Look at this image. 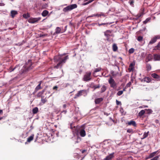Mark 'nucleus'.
Masks as SVG:
<instances>
[{
	"instance_id": "e433bc0d",
	"label": "nucleus",
	"mask_w": 160,
	"mask_h": 160,
	"mask_svg": "<svg viewBox=\"0 0 160 160\" xmlns=\"http://www.w3.org/2000/svg\"><path fill=\"white\" fill-rule=\"evenodd\" d=\"M134 51V49L133 48H131L128 51V52L130 54H132L133 53Z\"/></svg>"
},
{
	"instance_id": "9b49d317",
	"label": "nucleus",
	"mask_w": 160,
	"mask_h": 160,
	"mask_svg": "<svg viewBox=\"0 0 160 160\" xmlns=\"http://www.w3.org/2000/svg\"><path fill=\"white\" fill-rule=\"evenodd\" d=\"M114 153L113 152L111 153L108 155L104 159V160H110L111 159L114 157Z\"/></svg>"
},
{
	"instance_id": "338daca9",
	"label": "nucleus",
	"mask_w": 160,
	"mask_h": 160,
	"mask_svg": "<svg viewBox=\"0 0 160 160\" xmlns=\"http://www.w3.org/2000/svg\"><path fill=\"white\" fill-rule=\"evenodd\" d=\"M70 127H71V128L72 129V125L71 124L70 125Z\"/></svg>"
},
{
	"instance_id": "3c124183",
	"label": "nucleus",
	"mask_w": 160,
	"mask_h": 160,
	"mask_svg": "<svg viewBox=\"0 0 160 160\" xmlns=\"http://www.w3.org/2000/svg\"><path fill=\"white\" fill-rule=\"evenodd\" d=\"M16 68V66H15V67H14L13 68H10V69L11 70L10 71V72H11L12 71H13Z\"/></svg>"
},
{
	"instance_id": "cd10ccee",
	"label": "nucleus",
	"mask_w": 160,
	"mask_h": 160,
	"mask_svg": "<svg viewBox=\"0 0 160 160\" xmlns=\"http://www.w3.org/2000/svg\"><path fill=\"white\" fill-rule=\"evenodd\" d=\"M38 108L37 107H35L32 109V113L34 114H36L38 112Z\"/></svg>"
},
{
	"instance_id": "393cba45",
	"label": "nucleus",
	"mask_w": 160,
	"mask_h": 160,
	"mask_svg": "<svg viewBox=\"0 0 160 160\" xmlns=\"http://www.w3.org/2000/svg\"><path fill=\"white\" fill-rule=\"evenodd\" d=\"M112 48V50L114 52L116 51L118 49V47L117 45V44L115 43H114L113 44Z\"/></svg>"
},
{
	"instance_id": "a19ab883",
	"label": "nucleus",
	"mask_w": 160,
	"mask_h": 160,
	"mask_svg": "<svg viewBox=\"0 0 160 160\" xmlns=\"http://www.w3.org/2000/svg\"><path fill=\"white\" fill-rule=\"evenodd\" d=\"M46 98H45L41 99V102L43 103H45L47 102V100L46 99Z\"/></svg>"
},
{
	"instance_id": "864d4df0",
	"label": "nucleus",
	"mask_w": 160,
	"mask_h": 160,
	"mask_svg": "<svg viewBox=\"0 0 160 160\" xmlns=\"http://www.w3.org/2000/svg\"><path fill=\"white\" fill-rule=\"evenodd\" d=\"M106 24V23H101V24H99V23H98V25L99 26H101L102 25H105Z\"/></svg>"
},
{
	"instance_id": "dca6fc26",
	"label": "nucleus",
	"mask_w": 160,
	"mask_h": 160,
	"mask_svg": "<svg viewBox=\"0 0 160 160\" xmlns=\"http://www.w3.org/2000/svg\"><path fill=\"white\" fill-rule=\"evenodd\" d=\"M18 12L15 10H12L10 12V15L12 18H13L15 15L18 14Z\"/></svg>"
},
{
	"instance_id": "052dcab7",
	"label": "nucleus",
	"mask_w": 160,
	"mask_h": 160,
	"mask_svg": "<svg viewBox=\"0 0 160 160\" xmlns=\"http://www.w3.org/2000/svg\"><path fill=\"white\" fill-rule=\"evenodd\" d=\"M4 4L0 3V6H4Z\"/></svg>"
},
{
	"instance_id": "c756f323",
	"label": "nucleus",
	"mask_w": 160,
	"mask_h": 160,
	"mask_svg": "<svg viewBox=\"0 0 160 160\" xmlns=\"http://www.w3.org/2000/svg\"><path fill=\"white\" fill-rule=\"evenodd\" d=\"M106 89V87L105 85H103L101 88V92H104Z\"/></svg>"
},
{
	"instance_id": "72a5a7b5",
	"label": "nucleus",
	"mask_w": 160,
	"mask_h": 160,
	"mask_svg": "<svg viewBox=\"0 0 160 160\" xmlns=\"http://www.w3.org/2000/svg\"><path fill=\"white\" fill-rule=\"evenodd\" d=\"M148 132H145L143 134V137L142 138V139H143L147 137L148 135Z\"/></svg>"
},
{
	"instance_id": "6e6d98bb",
	"label": "nucleus",
	"mask_w": 160,
	"mask_h": 160,
	"mask_svg": "<svg viewBox=\"0 0 160 160\" xmlns=\"http://www.w3.org/2000/svg\"><path fill=\"white\" fill-rule=\"evenodd\" d=\"M58 87L57 86H54V87H53V90H55V89H57V88H58Z\"/></svg>"
},
{
	"instance_id": "39448f33",
	"label": "nucleus",
	"mask_w": 160,
	"mask_h": 160,
	"mask_svg": "<svg viewBox=\"0 0 160 160\" xmlns=\"http://www.w3.org/2000/svg\"><path fill=\"white\" fill-rule=\"evenodd\" d=\"M41 19V17L36 18H31L28 20V22L31 23H34L38 22Z\"/></svg>"
},
{
	"instance_id": "8fccbe9b",
	"label": "nucleus",
	"mask_w": 160,
	"mask_h": 160,
	"mask_svg": "<svg viewBox=\"0 0 160 160\" xmlns=\"http://www.w3.org/2000/svg\"><path fill=\"white\" fill-rule=\"evenodd\" d=\"M67 25H66L65 26L64 30H62V32H64L67 30Z\"/></svg>"
},
{
	"instance_id": "4c0bfd02",
	"label": "nucleus",
	"mask_w": 160,
	"mask_h": 160,
	"mask_svg": "<svg viewBox=\"0 0 160 160\" xmlns=\"http://www.w3.org/2000/svg\"><path fill=\"white\" fill-rule=\"evenodd\" d=\"M123 91H122L121 90L119 91L117 93V95L118 96H120L121 95H122L123 94Z\"/></svg>"
},
{
	"instance_id": "f8f14e48",
	"label": "nucleus",
	"mask_w": 160,
	"mask_h": 160,
	"mask_svg": "<svg viewBox=\"0 0 160 160\" xmlns=\"http://www.w3.org/2000/svg\"><path fill=\"white\" fill-rule=\"evenodd\" d=\"M151 80L150 78L148 77H145L142 79L141 81L142 82H146L147 83H149L151 82Z\"/></svg>"
},
{
	"instance_id": "a18cd8bd",
	"label": "nucleus",
	"mask_w": 160,
	"mask_h": 160,
	"mask_svg": "<svg viewBox=\"0 0 160 160\" xmlns=\"http://www.w3.org/2000/svg\"><path fill=\"white\" fill-rule=\"evenodd\" d=\"M159 157L158 156H156L150 160H157L158 158Z\"/></svg>"
},
{
	"instance_id": "5fc2aeb1",
	"label": "nucleus",
	"mask_w": 160,
	"mask_h": 160,
	"mask_svg": "<svg viewBox=\"0 0 160 160\" xmlns=\"http://www.w3.org/2000/svg\"><path fill=\"white\" fill-rule=\"evenodd\" d=\"M67 112V110H63V111L62 112V113H63L64 114H66Z\"/></svg>"
},
{
	"instance_id": "4d7b16f0",
	"label": "nucleus",
	"mask_w": 160,
	"mask_h": 160,
	"mask_svg": "<svg viewBox=\"0 0 160 160\" xmlns=\"http://www.w3.org/2000/svg\"><path fill=\"white\" fill-rule=\"evenodd\" d=\"M63 107L64 108H65L66 107V105L65 104H64L63 105Z\"/></svg>"
},
{
	"instance_id": "37998d69",
	"label": "nucleus",
	"mask_w": 160,
	"mask_h": 160,
	"mask_svg": "<svg viewBox=\"0 0 160 160\" xmlns=\"http://www.w3.org/2000/svg\"><path fill=\"white\" fill-rule=\"evenodd\" d=\"M127 132L129 133H132L133 132V131L132 129H129L127 130Z\"/></svg>"
},
{
	"instance_id": "a878e982",
	"label": "nucleus",
	"mask_w": 160,
	"mask_h": 160,
	"mask_svg": "<svg viewBox=\"0 0 160 160\" xmlns=\"http://www.w3.org/2000/svg\"><path fill=\"white\" fill-rule=\"evenodd\" d=\"M45 92V90H43L41 92H39L37 95V96L38 97H40L42 96V95H43L44 92Z\"/></svg>"
},
{
	"instance_id": "c03bdc74",
	"label": "nucleus",
	"mask_w": 160,
	"mask_h": 160,
	"mask_svg": "<svg viewBox=\"0 0 160 160\" xmlns=\"http://www.w3.org/2000/svg\"><path fill=\"white\" fill-rule=\"evenodd\" d=\"M100 86L99 85H94L93 86V88H94V89H95L98 88H100Z\"/></svg>"
},
{
	"instance_id": "a211bd4d",
	"label": "nucleus",
	"mask_w": 160,
	"mask_h": 160,
	"mask_svg": "<svg viewBox=\"0 0 160 160\" xmlns=\"http://www.w3.org/2000/svg\"><path fill=\"white\" fill-rule=\"evenodd\" d=\"M153 59L154 61H160V55L158 54H154Z\"/></svg>"
},
{
	"instance_id": "7ed1b4c3",
	"label": "nucleus",
	"mask_w": 160,
	"mask_h": 160,
	"mask_svg": "<svg viewBox=\"0 0 160 160\" xmlns=\"http://www.w3.org/2000/svg\"><path fill=\"white\" fill-rule=\"evenodd\" d=\"M87 94V91L85 90H82L79 91L75 95V96L74 98H77L79 97V96L81 95H83L85 96Z\"/></svg>"
},
{
	"instance_id": "0e129e2a",
	"label": "nucleus",
	"mask_w": 160,
	"mask_h": 160,
	"mask_svg": "<svg viewBox=\"0 0 160 160\" xmlns=\"http://www.w3.org/2000/svg\"><path fill=\"white\" fill-rule=\"evenodd\" d=\"M2 113V110H1L0 109V114L1 113Z\"/></svg>"
},
{
	"instance_id": "6e6552de",
	"label": "nucleus",
	"mask_w": 160,
	"mask_h": 160,
	"mask_svg": "<svg viewBox=\"0 0 160 160\" xmlns=\"http://www.w3.org/2000/svg\"><path fill=\"white\" fill-rule=\"evenodd\" d=\"M160 39V35L155 36L152 39L149 43L150 44H152L155 43L157 41V39Z\"/></svg>"
},
{
	"instance_id": "c9c22d12",
	"label": "nucleus",
	"mask_w": 160,
	"mask_h": 160,
	"mask_svg": "<svg viewBox=\"0 0 160 160\" xmlns=\"http://www.w3.org/2000/svg\"><path fill=\"white\" fill-rule=\"evenodd\" d=\"M137 39L138 41L141 42L143 39V37L141 36H139L138 37Z\"/></svg>"
},
{
	"instance_id": "58836bf2",
	"label": "nucleus",
	"mask_w": 160,
	"mask_h": 160,
	"mask_svg": "<svg viewBox=\"0 0 160 160\" xmlns=\"http://www.w3.org/2000/svg\"><path fill=\"white\" fill-rule=\"evenodd\" d=\"M154 155L153 154V153H151L150 154V155L148 156V157L146 158V159H148L149 158H151L154 156Z\"/></svg>"
},
{
	"instance_id": "13d9d810",
	"label": "nucleus",
	"mask_w": 160,
	"mask_h": 160,
	"mask_svg": "<svg viewBox=\"0 0 160 160\" xmlns=\"http://www.w3.org/2000/svg\"><path fill=\"white\" fill-rule=\"evenodd\" d=\"M131 82H129L127 84V86H129L130 85H131Z\"/></svg>"
},
{
	"instance_id": "423d86ee",
	"label": "nucleus",
	"mask_w": 160,
	"mask_h": 160,
	"mask_svg": "<svg viewBox=\"0 0 160 160\" xmlns=\"http://www.w3.org/2000/svg\"><path fill=\"white\" fill-rule=\"evenodd\" d=\"M91 73L90 72H87L84 76L83 80L84 81H89L91 79Z\"/></svg>"
},
{
	"instance_id": "6ab92c4d",
	"label": "nucleus",
	"mask_w": 160,
	"mask_h": 160,
	"mask_svg": "<svg viewBox=\"0 0 160 160\" xmlns=\"http://www.w3.org/2000/svg\"><path fill=\"white\" fill-rule=\"evenodd\" d=\"M103 100V98H99L95 99V102L96 104H99Z\"/></svg>"
},
{
	"instance_id": "f3484780",
	"label": "nucleus",
	"mask_w": 160,
	"mask_h": 160,
	"mask_svg": "<svg viewBox=\"0 0 160 160\" xmlns=\"http://www.w3.org/2000/svg\"><path fill=\"white\" fill-rule=\"evenodd\" d=\"M153 57L151 54H149L147 57L146 62H148L151 61L153 59Z\"/></svg>"
},
{
	"instance_id": "774afa93",
	"label": "nucleus",
	"mask_w": 160,
	"mask_h": 160,
	"mask_svg": "<svg viewBox=\"0 0 160 160\" xmlns=\"http://www.w3.org/2000/svg\"><path fill=\"white\" fill-rule=\"evenodd\" d=\"M45 35H41L40 36V37H44V36Z\"/></svg>"
},
{
	"instance_id": "0eeeda50",
	"label": "nucleus",
	"mask_w": 160,
	"mask_h": 160,
	"mask_svg": "<svg viewBox=\"0 0 160 160\" xmlns=\"http://www.w3.org/2000/svg\"><path fill=\"white\" fill-rule=\"evenodd\" d=\"M32 65V61L31 60H28L27 62L26 63L25 65H24V67L26 70H28L31 68V66Z\"/></svg>"
},
{
	"instance_id": "1a4fd4ad",
	"label": "nucleus",
	"mask_w": 160,
	"mask_h": 160,
	"mask_svg": "<svg viewBox=\"0 0 160 160\" xmlns=\"http://www.w3.org/2000/svg\"><path fill=\"white\" fill-rule=\"evenodd\" d=\"M104 35L107 37V40H109V37L111 36L112 31L109 30H107L104 32Z\"/></svg>"
},
{
	"instance_id": "f704fd0d",
	"label": "nucleus",
	"mask_w": 160,
	"mask_h": 160,
	"mask_svg": "<svg viewBox=\"0 0 160 160\" xmlns=\"http://www.w3.org/2000/svg\"><path fill=\"white\" fill-rule=\"evenodd\" d=\"M151 66L149 64H148L147 65V69L148 71H149L151 70Z\"/></svg>"
},
{
	"instance_id": "f257e3e1",
	"label": "nucleus",
	"mask_w": 160,
	"mask_h": 160,
	"mask_svg": "<svg viewBox=\"0 0 160 160\" xmlns=\"http://www.w3.org/2000/svg\"><path fill=\"white\" fill-rule=\"evenodd\" d=\"M65 54L63 55H58L54 57V60L55 62H58L57 65L54 66V68H61L62 65L66 62V60L68 59L69 58L68 55L64 57H62L63 55H65Z\"/></svg>"
},
{
	"instance_id": "ddd939ff",
	"label": "nucleus",
	"mask_w": 160,
	"mask_h": 160,
	"mask_svg": "<svg viewBox=\"0 0 160 160\" xmlns=\"http://www.w3.org/2000/svg\"><path fill=\"white\" fill-rule=\"evenodd\" d=\"M79 134L81 137H84L86 135V133L85 130L84 129H81L80 130Z\"/></svg>"
},
{
	"instance_id": "c85d7f7f",
	"label": "nucleus",
	"mask_w": 160,
	"mask_h": 160,
	"mask_svg": "<svg viewBox=\"0 0 160 160\" xmlns=\"http://www.w3.org/2000/svg\"><path fill=\"white\" fill-rule=\"evenodd\" d=\"M144 9L139 12V13L137 14V16L138 18H139L143 15Z\"/></svg>"
},
{
	"instance_id": "5701e85b",
	"label": "nucleus",
	"mask_w": 160,
	"mask_h": 160,
	"mask_svg": "<svg viewBox=\"0 0 160 160\" xmlns=\"http://www.w3.org/2000/svg\"><path fill=\"white\" fill-rule=\"evenodd\" d=\"M34 137V135L33 134H32L27 138V142H30L33 139Z\"/></svg>"
},
{
	"instance_id": "79ce46f5",
	"label": "nucleus",
	"mask_w": 160,
	"mask_h": 160,
	"mask_svg": "<svg viewBox=\"0 0 160 160\" xmlns=\"http://www.w3.org/2000/svg\"><path fill=\"white\" fill-rule=\"evenodd\" d=\"M101 70V68H97L95 69V71H94V72H98L100 71Z\"/></svg>"
},
{
	"instance_id": "bb28decb",
	"label": "nucleus",
	"mask_w": 160,
	"mask_h": 160,
	"mask_svg": "<svg viewBox=\"0 0 160 160\" xmlns=\"http://www.w3.org/2000/svg\"><path fill=\"white\" fill-rule=\"evenodd\" d=\"M145 113V111L144 110H141L138 113V115L139 116L141 117L143 116Z\"/></svg>"
},
{
	"instance_id": "4be33fe9",
	"label": "nucleus",
	"mask_w": 160,
	"mask_h": 160,
	"mask_svg": "<svg viewBox=\"0 0 160 160\" xmlns=\"http://www.w3.org/2000/svg\"><path fill=\"white\" fill-rule=\"evenodd\" d=\"M94 0H84V2H87L83 3L82 4L83 5H86L92 2Z\"/></svg>"
},
{
	"instance_id": "603ef678",
	"label": "nucleus",
	"mask_w": 160,
	"mask_h": 160,
	"mask_svg": "<svg viewBox=\"0 0 160 160\" xmlns=\"http://www.w3.org/2000/svg\"><path fill=\"white\" fill-rule=\"evenodd\" d=\"M99 15V14H94V15H93L91 17H93V16H98V17H99V16H98V15Z\"/></svg>"
},
{
	"instance_id": "2eb2a0df",
	"label": "nucleus",
	"mask_w": 160,
	"mask_h": 160,
	"mask_svg": "<svg viewBox=\"0 0 160 160\" xmlns=\"http://www.w3.org/2000/svg\"><path fill=\"white\" fill-rule=\"evenodd\" d=\"M128 124L129 125H132L135 127L137 126V124L133 120H131L129 122H128Z\"/></svg>"
},
{
	"instance_id": "de8ad7c7",
	"label": "nucleus",
	"mask_w": 160,
	"mask_h": 160,
	"mask_svg": "<svg viewBox=\"0 0 160 160\" xmlns=\"http://www.w3.org/2000/svg\"><path fill=\"white\" fill-rule=\"evenodd\" d=\"M116 104L117 105H121V102L120 101H119L118 100H116Z\"/></svg>"
},
{
	"instance_id": "bf43d9fd",
	"label": "nucleus",
	"mask_w": 160,
	"mask_h": 160,
	"mask_svg": "<svg viewBox=\"0 0 160 160\" xmlns=\"http://www.w3.org/2000/svg\"><path fill=\"white\" fill-rule=\"evenodd\" d=\"M158 152V151H156V152H153L152 153H153V154L154 155V156L155 155V154H156L157 153V152Z\"/></svg>"
},
{
	"instance_id": "09e8293b",
	"label": "nucleus",
	"mask_w": 160,
	"mask_h": 160,
	"mask_svg": "<svg viewBox=\"0 0 160 160\" xmlns=\"http://www.w3.org/2000/svg\"><path fill=\"white\" fill-rule=\"evenodd\" d=\"M98 16H99V17H101V16H103L104 17L105 16V15L103 13H101L100 14H99V15H98Z\"/></svg>"
},
{
	"instance_id": "f03ea898",
	"label": "nucleus",
	"mask_w": 160,
	"mask_h": 160,
	"mask_svg": "<svg viewBox=\"0 0 160 160\" xmlns=\"http://www.w3.org/2000/svg\"><path fill=\"white\" fill-rule=\"evenodd\" d=\"M77 7V6L76 4H72L64 8L63 9L62 11L63 12H67L76 8Z\"/></svg>"
},
{
	"instance_id": "b1692460",
	"label": "nucleus",
	"mask_w": 160,
	"mask_h": 160,
	"mask_svg": "<svg viewBox=\"0 0 160 160\" xmlns=\"http://www.w3.org/2000/svg\"><path fill=\"white\" fill-rule=\"evenodd\" d=\"M111 73L114 77L118 75L119 74V72H115L113 71H111Z\"/></svg>"
},
{
	"instance_id": "aec40b11",
	"label": "nucleus",
	"mask_w": 160,
	"mask_h": 160,
	"mask_svg": "<svg viewBox=\"0 0 160 160\" xmlns=\"http://www.w3.org/2000/svg\"><path fill=\"white\" fill-rule=\"evenodd\" d=\"M49 13V12L47 10H44L42 13V15L43 17L46 16Z\"/></svg>"
},
{
	"instance_id": "4468645a",
	"label": "nucleus",
	"mask_w": 160,
	"mask_h": 160,
	"mask_svg": "<svg viewBox=\"0 0 160 160\" xmlns=\"http://www.w3.org/2000/svg\"><path fill=\"white\" fill-rule=\"evenodd\" d=\"M135 65V62H133L132 63H131L129 66V70L131 71H132L133 70L134 68V66Z\"/></svg>"
},
{
	"instance_id": "69168bd1",
	"label": "nucleus",
	"mask_w": 160,
	"mask_h": 160,
	"mask_svg": "<svg viewBox=\"0 0 160 160\" xmlns=\"http://www.w3.org/2000/svg\"><path fill=\"white\" fill-rule=\"evenodd\" d=\"M122 91H123V92L124 91H126L125 88H124L122 90H121Z\"/></svg>"
},
{
	"instance_id": "20e7f679",
	"label": "nucleus",
	"mask_w": 160,
	"mask_h": 160,
	"mask_svg": "<svg viewBox=\"0 0 160 160\" xmlns=\"http://www.w3.org/2000/svg\"><path fill=\"white\" fill-rule=\"evenodd\" d=\"M108 83L111 88H115L117 85L116 83L112 77H111L108 80Z\"/></svg>"
},
{
	"instance_id": "412c9836",
	"label": "nucleus",
	"mask_w": 160,
	"mask_h": 160,
	"mask_svg": "<svg viewBox=\"0 0 160 160\" xmlns=\"http://www.w3.org/2000/svg\"><path fill=\"white\" fill-rule=\"evenodd\" d=\"M41 82H40L39 84L35 88L34 92H37L41 88Z\"/></svg>"
},
{
	"instance_id": "ea45409f",
	"label": "nucleus",
	"mask_w": 160,
	"mask_h": 160,
	"mask_svg": "<svg viewBox=\"0 0 160 160\" xmlns=\"http://www.w3.org/2000/svg\"><path fill=\"white\" fill-rule=\"evenodd\" d=\"M150 20V18H147L145 20L143 21V22L144 24H146L147 22H148Z\"/></svg>"
},
{
	"instance_id": "2f4dec72",
	"label": "nucleus",
	"mask_w": 160,
	"mask_h": 160,
	"mask_svg": "<svg viewBox=\"0 0 160 160\" xmlns=\"http://www.w3.org/2000/svg\"><path fill=\"white\" fill-rule=\"evenodd\" d=\"M30 17V15L28 13L24 14L23 15V17L25 18H27Z\"/></svg>"
},
{
	"instance_id": "9d476101",
	"label": "nucleus",
	"mask_w": 160,
	"mask_h": 160,
	"mask_svg": "<svg viewBox=\"0 0 160 160\" xmlns=\"http://www.w3.org/2000/svg\"><path fill=\"white\" fill-rule=\"evenodd\" d=\"M63 32L62 30V29L59 27H56L55 29V34H58L60 33H63Z\"/></svg>"
},
{
	"instance_id": "7c9ffc66",
	"label": "nucleus",
	"mask_w": 160,
	"mask_h": 160,
	"mask_svg": "<svg viewBox=\"0 0 160 160\" xmlns=\"http://www.w3.org/2000/svg\"><path fill=\"white\" fill-rule=\"evenodd\" d=\"M152 76L155 78L158 79L159 78V76L156 73H153L152 74Z\"/></svg>"
},
{
	"instance_id": "e2e57ef3",
	"label": "nucleus",
	"mask_w": 160,
	"mask_h": 160,
	"mask_svg": "<svg viewBox=\"0 0 160 160\" xmlns=\"http://www.w3.org/2000/svg\"><path fill=\"white\" fill-rule=\"evenodd\" d=\"M86 151V150H82V153H83Z\"/></svg>"
},
{
	"instance_id": "473e14b6",
	"label": "nucleus",
	"mask_w": 160,
	"mask_h": 160,
	"mask_svg": "<svg viewBox=\"0 0 160 160\" xmlns=\"http://www.w3.org/2000/svg\"><path fill=\"white\" fill-rule=\"evenodd\" d=\"M160 43L159 42H158V44L155 47L154 49L155 50H157V49L160 50Z\"/></svg>"
},
{
	"instance_id": "680f3d73",
	"label": "nucleus",
	"mask_w": 160,
	"mask_h": 160,
	"mask_svg": "<svg viewBox=\"0 0 160 160\" xmlns=\"http://www.w3.org/2000/svg\"><path fill=\"white\" fill-rule=\"evenodd\" d=\"M40 97L41 98V99H42V98H45V97L43 95H42V96H41Z\"/></svg>"
},
{
	"instance_id": "49530a36",
	"label": "nucleus",
	"mask_w": 160,
	"mask_h": 160,
	"mask_svg": "<svg viewBox=\"0 0 160 160\" xmlns=\"http://www.w3.org/2000/svg\"><path fill=\"white\" fill-rule=\"evenodd\" d=\"M133 1L132 0H131L129 2V3L132 6H133Z\"/></svg>"
}]
</instances>
